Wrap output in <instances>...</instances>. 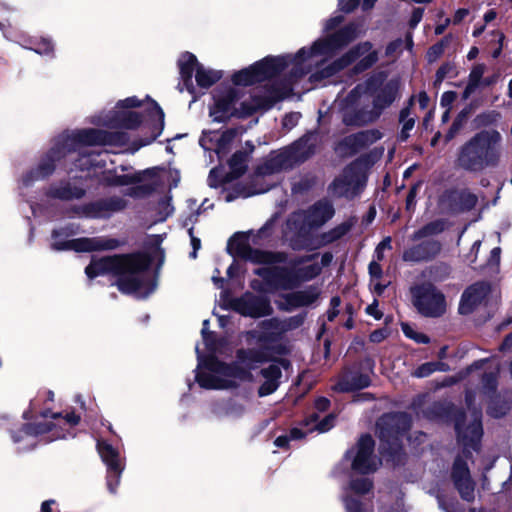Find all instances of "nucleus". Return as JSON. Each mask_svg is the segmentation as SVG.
I'll return each instance as SVG.
<instances>
[{
	"instance_id": "f257e3e1",
	"label": "nucleus",
	"mask_w": 512,
	"mask_h": 512,
	"mask_svg": "<svg viewBox=\"0 0 512 512\" xmlns=\"http://www.w3.org/2000/svg\"><path fill=\"white\" fill-rule=\"evenodd\" d=\"M360 33L357 25H349L327 40L316 41L310 49L302 48L294 56L268 57L233 75L236 85L248 86L273 77L286 66L292 65L293 77L296 79L309 72L313 65L322 62L324 57L335 49L349 43Z\"/></svg>"
},
{
	"instance_id": "f03ea898",
	"label": "nucleus",
	"mask_w": 512,
	"mask_h": 512,
	"mask_svg": "<svg viewBox=\"0 0 512 512\" xmlns=\"http://www.w3.org/2000/svg\"><path fill=\"white\" fill-rule=\"evenodd\" d=\"M148 266L149 260L144 255H115L94 259L86 267L85 273L90 279L113 274L118 277L117 286L121 292L146 297L155 289L144 274Z\"/></svg>"
},
{
	"instance_id": "7ed1b4c3",
	"label": "nucleus",
	"mask_w": 512,
	"mask_h": 512,
	"mask_svg": "<svg viewBox=\"0 0 512 512\" xmlns=\"http://www.w3.org/2000/svg\"><path fill=\"white\" fill-rule=\"evenodd\" d=\"M244 256L251 262L267 264V266L255 270V273L262 278V282L253 280L251 284L253 289L264 293L292 289L297 286L300 281L312 279L321 271L320 264L312 263L300 268L297 274H294L272 266L271 264L276 261L275 255L261 250L250 249Z\"/></svg>"
},
{
	"instance_id": "20e7f679",
	"label": "nucleus",
	"mask_w": 512,
	"mask_h": 512,
	"mask_svg": "<svg viewBox=\"0 0 512 512\" xmlns=\"http://www.w3.org/2000/svg\"><path fill=\"white\" fill-rule=\"evenodd\" d=\"M235 365H227L211 357L204 364L199 363L196 380L205 389H228L250 379V370L261 361L253 351H241Z\"/></svg>"
},
{
	"instance_id": "39448f33",
	"label": "nucleus",
	"mask_w": 512,
	"mask_h": 512,
	"mask_svg": "<svg viewBox=\"0 0 512 512\" xmlns=\"http://www.w3.org/2000/svg\"><path fill=\"white\" fill-rule=\"evenodd\" d=\"M397 97V85L387 84L376 96L367 85H358L347 97L343 120L347 125H364L379 118Z\"/></svg>"
},
{
	"instance_id": "423d86ee",
	"label": "nucleus",
	"mask_w": 512,
	"mask_h": 512,
	"mask_svg": "<svg viewBox=\"0 0 512 512\" xmlns=\"http://www.w3.org/2000/svg\"><path fill=\"white\" fill-rule=\"evenodd\" d=\"M501 135L499 132L481 131L460 149L457 163L469 171H481L496 166L501 158Z\"/></svg>"
},
{
	"instance_id": "0eeeda50",
	"label": "nucleus",
	"mask_w": 512,
	"mask_h": 512,
	"mask_svg": "<svg viewBox=\"0 0 512 512\" xmlns=\"http://www.w3.org/2000/svg\"><path fill=\"white\" fill-rule=\"evenodd\" d=\"M281 97L282 95L274 96L270 100L252 98L241 102L238 107V94L234 90H228L223 95L215 96L214 105L210 108V116L217 122L225 121L232 116L244 118L258 109L270 108Z\"/></svg>"
},
{
	"instance_id": "6e6552de",
	"label": "nucleus",
	"mask_w": 512,
	"mask_h": 512,
	"mask_svg": "<svg viewBox=\"0 0 512 512\" xmlns=\"http://www.w3.org/2000/svg\"><path fill=\"white\" fill-rule=\"evenodd\" d=\"M127 141L123 132L108 133L104 130L86 129L78 132L72 139H67L63 149H68V155L74 160L73 152L80 151L83 146L93 145H122Z\"/></svg>"
},
{
	"instance_id": "1a4fd4ad",
	"label": "nucleus",
	"mask_w": 512,
	"mask_h": 512,
	"mask_svg": "<svg viewBox=\"0 0 512 512\" xmlns=\"http://www.w3.org/2000/svg\"><path fill=\"white\" fill-rule=\"evenodd\" d=\"M141 105V101L136 97H129L117 103L114 110L99 116L97 124L107 126L109 128H125L135 129L139 126L141 120L137 112L130 108Z\"/></svg>"
},
{
	"instance_id": "9d476101",
	"label": "nucleus",
	"mask_w": 512,
	"mask_h": 512,
	"mask_svg": "<svg viewBox=\"0 0 512 512\" xmlns=\"http://www.w3.org/2000/svg\"><path fill=\"white\" fill-rule=\"evenodd\" d=\"M413 303L427 317H439L447 308L445 296L433 285L423 284L412 289Z\"/></svg>"
},
{
	"instance_id": "9b49d317",
	"label": "nucleus",
	"mask_w": 512,
	"mask_h": 512,
	"mask_svg": "<svg viewBox=\"0 0 512 512\" xmlns=\"http://www.w3.org/2000/svg\"><path fill=\"white\" fill-rule=\"evenodd\" d=\"M378 59L377 52L372 49L370 43L365 42L351 49L343 58L335 62L331 67L323 71L322 76L328 77L355 62V70L362 71L369 68Z\"/></svg>"
},
{
	"instance_id": "f8f14e48",
	"label": "nucleus",
	"mask_w": 512,
	"mask_h": 512,
	"mask_svg": "<svg viewBox=\"0 0 512 512\" xmlns=\"http://www.w3.org/2000/svg\"><path fill=\"white\" fill-rule=\"evenodd\" d=\"M374 441L369 435H363L354 450L349 452V457L352 459L353 470L367 474L374 472L381 464L380 459L373 453Z\"/></svg>"
},
{
	"instance_id": "ddd939ff",
	"label": "nucleus",
	"mask_w": 512,
	"mask_h": 512,
	"mask_svg": "<svg viewBox=\"0 0 512 512\" xmlns=\"http://www.w3.org/2000/svg\"><path fill=\"white\" fill-rule=\"evenodd\" d=\"M178 63L181 76L186 82L191 81L193 71L196 70L195 79L201 87H210L222 77L220 71L203 67L197 62L195 55L188 52L181 55Z\"/></svg>"
},
{
	"instance_id": "4468645a",
	"label": "nucleus",
	"mask_w": 512,
	"mask_h": 512,
	"mask_svg": "<svg viewBox=\"0 0 512 512\" xmlns=\"http://www.w3.org/2000/svg\"><path fill=\"white\" fill-rule=\"evenodd\" d=\"M97 448L103 462L107 465L108 489L111 493H115L123 471L119 452L106 442H98Z\"/></svg>"
},
{
	"instance_id": "2eb2a0df",
	"label": "nucleus",
	"mask_w": 512,
	"mask_h": 512,
	"mask_svg": "<svg viewBox=\"0 0 512 512\" xmlns=\"http://www.w3.org/2000/svg\"><path fill=\"white\" fill-rule=\"evenodd\" d=\"M451 478L462 499L473 501L475 498V482L471 477L466 461L458 457L452 467Z\"/></svg>"
},
{
	"instance_id": "dca6fc26",
	"label": "nucleus",
	"mask_w": 512,
	"mask_h": 512,
	"mask_svg": "<svg viewBox=\"0 0 512 512\" xmlns=\"http://www.w3.org/2000/svg\"><path fill=\"white\" fill-rule=\"evenodd\" d=\"M232 307L240 314L254 318L269 315L272 311L268 299L252 294H245L241 298L234 299Z\"/></svg>"
},
{
	"instance_id": "f3484780",
	"label": "nucleus",
	"mask_w": 512,
	"mask_h": 512,
	"mask_svg": "<svg viewBox=\"0 0 512 512\" xmlns=\"http://www.w3.org/2000/svg\"><path fill=\"white\" fill-rule=\"evenodd\" d=\"M333 208L330 204L319 202L308 211L295 215V222H301V228H315L323 225L333 216Z\"/></svg>"
},
{
	"instance_id": "a211bd4d",
	"label": "nucleus",
	"mask_w": 512,
	"mask_h": 512,
	"mask_svg": "<svg viewBox=\"0 0 512 512\" xmlns=\"http://www.w3.org/2000/svg\"><path fill=\"white\" fill-rule=\"evenodd\" d=\"M456 430L458 438L463 443L465 450L468 451L469 448L476 450L482 436V426L479 413H473L472 420L467 427L464 422L458 420L456 422Z\"/></svg>"
},
{
	"instance_id": "6ab92c4d",
	"label": "nucleus",
	"mask_w": 512,
	"mask_h": 512,
	"mask_svg": "<svg viewBox=\"0 0 512 512\" xmlns=\"http://www.w3.org/2000/svg\"><path fill=\"white\" fill-rule=\"evenodd\" d=\"M318 294L316 288L309 287L305 290L282 295L280 299L277 300V305L282 310L290 311L298 307L312 304L317 299Z\"/></svg>"
},
{
	"instance_id": "aec40b11",
	"label": "nucleus",
	"mask_w": 512,
	"mask_h": 512,
	"mask_svg": "<svg viewBox=\"0 0 512 512\" xmlns=\"http://www.w3.org/2000/svg\"><path fill=\"white\" fill-rule=\"evenodd\" d=\"M115 241H104L98 238H80L64 243H54L53 247L57 250H75L77 252H88L100 249H111L115 247Z\"/></svg>"
},
{
	"instance_id": "412c9836",
	"label": "nucleus",
	"mask_w": 512,
	"mask_h": 512,
	"mask_svg": "<svg viewBox=\"0 0 512 512\" xmlns=\"http://www.w3.org/2000/svg\"><path fill=\"white\" fill-rule=\"evenodd\" d=\"M489 291V286L485 283H476L470 286L463 293L459 305L461 314L471 313L478 305L482 303Z\"/></svg>"
},
{
	"instance_id": "4be33fe9",
	"label": "nucleus",
	"mask_w": 512,
	"mask_h": 512,
	"mask_svg": "<svg viewBox=\"0 0 512 512\" xmlns=\"http://www.w3.org/2000/svg\"><path fill=\"white\" fill-rule=\"evenodd\" d=\"M440 251V245L436 241H426L406 250L403 254L405 261H423L434 257Z\"/></svg>"
},
{
	"instance_id": "5701e85b",
	"label": "nucleus",
	"mask_w": 512,
	"mask_h": 512,
	"mask_svg": "<svg viewBox=\"0 0 512 512\" xmlns=\"http://www.w3.org/2000/svg\"><path fill=\"white\" fill-rule=\"evenodd\" d=\"M262 375L264 377V382L258 390V394L261 397L270 395L277 390L279 386V379L282 375L281 364L273 363L269 365V367L262 370Z\"/></svg>"
},
{
	"instance_id": "b1692460",
	"label": "nucleus",
	"mask_w": 512,
	"mask_h": 512,
	"mask_svg": "<svg viewBox=\"0 0 512 512\" xmlns=\"http://www.w3.org/2000/svg\"><path fill=\"white\" fill-rule=\"evenodd\" d=\"M236 136V131L227 130L221 134L215 132L205 133L200 139V144L205 149H212L210 143L215 142V151L217 154L223 152Z\"/></svg>"
},
{
	"instance_id": "393cba45",
	"label": "nucleus",
	"mask_w": 512,
	"mask_h": 512,
	"mask_svg": "<svg viewBox=\"0 0 512 512\" xmlns=\"http://www.w3.org/2000/svg\"><path fill=\"white\" fill-rule=\"evenodd\" d=\"M382 138V133L377 129H370L345 138L344 143L352 150L366 148Z\"/></svg>"
},
{
	"instance_id": "a878e982",
	"label": "nucleus",
	"mask_w": 512,
	"mask_h": 512,
	"mask_svg": "<svg viewBox=\"0 0 512 512\" xmlns=\"http://www.w3.org/2000/svg\"><path fill=\"white\" fill-rule=\"evenodd\" d=\"M370 384V379L367 375L363 374H347L336 385V389L342 392L362 389Z\"/></svg>"
},
{
	"instance_id": "bb28decb",
	"label": "nucleus",
	"mask_w": 512,
	"mask_h": 512,
	"mask_svg": "<svg viewBox=\"0 0 512 512\" xmlns=\"http://www.w3.org/2000/svg\"><path fill=\"white\" fill-rule=\"evenodd\" d=\"M485 70L486 67L483 64H477L472 68L469 74L467 86L463 92L464 99H468L478 87L482 86Z\"/></svg>"
},
{
	"instance_id": "cd10ccee",
	"label": "nucleus",
	"mask_w": 512,
	"mask_h": 512,
	"mask_svg": "<svg viewBox=\"0 0 512 512\" xmlns=\"http://www.w3.org/2000/svg\"><path fill=\"white\" fill-rule=\"evenodd\" d=\"M335 423V415L329 414L327 415L322 421H318V416L316 414H312L306 421H305V431L312 432L314 430H317L320 433L327 432L330 430Z\"/></svg>"
},
{
	"instance_id": "c85d7f7f",
	"label": "nucleus",
	"mask_w": 512,
	"mask_h": 512,
	"mask_svg": "<svg viewBox=\"0 0 512 512\" xmlns=\"http://www.w3.org/2000/svg\"><path fill=\"white\" fill-rule=\"evenodd\" d=\"M150 107H151V114L157 119L158 124L154 128L151 137L148 140L144 141L142 143V145H147L151 141L156 139L161 134L163 126H164V112H163V110L154 101H151Z\"/></svg>"
},
{
	"instance_id": "c756f323",
	"label": "nucleus",
	"mask_w": 512,
	"mask_h": 512,
	"mask_svg": "<svg viewBox=\"0 0 512 512\" xmlns=\"http://www.w3.org/2000/svg\"><path fill=\"white\" fill-rule=\"evenodd\" d=\"M52 194L54 197L64 200H70L81 198L84 194V190L79 187H71L70 185L67 184L59 188L53 189Z\"/></svg>"
},
{
	"instance_id": "7c9ffc66",
	"label": "nucleus",
	"mask_w": 512,
	"mask_h": 512,
	"mask_svg": "<svg viewBox=\"0 0 512 512\" xmlns=\"http://www.w3.org/2000/svg\"><path fill=\"white\" fill-rule=\"evenodd\" d=\"M244 412L245 406L242 403L230 401L226 403L218 413L230 418H237L241 416Z\"/></svg>"
},
{
	"instance_id": "2f4dec72",
	"label": "nucleus",
	"mask_w": 512,
	"mask_h": 512,
	"mask_svg": "<svg viewBox=\"0 0 512 512\" xmlns=\"http://www.w3.org/2000/svg\"><path fill=\"white\" fill-rule=\"evenodd\" d=\"M445 223L443 221H435L427 224L425 227L417 231L414 235V239L418 240L423 237L440 233L444 230Z\"/></svg>"
},
{
	"instance_id": "473e14b6",
	"label": "nucleus",
	"mask_w": 512,
	"mask_h": 512,
	"mask_svg": "<svg viewBox=\"0 0 512 512\" xmlns=\"http://www.w3.org/2000/svg\"><path fill=\"white\" fill-rule=\"evenodd\" d=\"M437 500L439 508L444 512H459V503L454 497L439 494Z\"/></svg>"
},
{
	"instance_id": "72a5a7b5",
	"label": "nucleus",
	"mask_w": 512,
	"mask_h": 512,
	"mask_svg": "<svg viewBox=\"0 0 512 512\" xmlns=\"http://www.w3.org/2000/svg\"><path fill=\"white\" fill-rule=\"evenodd\" d=\"M401 327H402V331L406 337L414 340L417 343H428V341H429L428 337L425 334L415 330L409 324L402 323Z\"/></svg>"
},
{
	"instance_id": "f704fd0d",
	"label": "nucleus",
	"mask_w": 512,
	"mask_h": 512,
	"mask_svg": "<svg viewBox=\"0 0 512 512\" xmlns=\"http://www.w3.org/2000/svg\"><path fill=\"white\" fill-rule=\"evenodd\" d=\"M350 488L356 494L363 495L368 493L372 489V483L368 479H360L351 482Z\"/></svg>"
},
{
	"instance_id": "c9c22d12",
	"label": "nucleus",
	"mask_w": 512,
	"mask_h": 512,
	"mask_svg": "<svg viewBox=\"0 0 512 512\" xmlns=\"http://www.w3.org/2000/svg\"><path fill=\"white\" fill-rule=\"evenodd\" d=\"M440 364L435 362H429L421 365L418 367L414 372L413 375L416 377H427L434 371L439 369Z\"/></svg>"
},
{
	"instance_id": "e433bc0d",
	"label": "nucleus",
	"mask_w": 512,
	"mask_h": 512,
	"mask_svg": "<svg viewBox=\"0 0 512 512\" xmlns=\"http://www.w3.org/2000/svg\"><path fill=\"white\" fill-rule=\"evenodd\" d=\"M305 435L299 428H294L290 432V436H279L275 440V445L277 447H284L288 443L289 439H300Z\"/></svg>"
},
{
	"instance_id": "4c0bfd02",
	"label": "nucleus",
	"mask_w": 512,
	"mask_h": 512,
	"mask_svg": "<svg viewBox=\"0 0 512 512\" xmlns=\"http://www.w3.org/2000/svg\"><path fill=\"white\" fill-rule=\"evenodd\" d=\"M230 166L235 176L241 175L245 171L242 154H235L230 161Z\"/></svg>"
},
{
	"instance_id": "58836bf2",
	"label": "nucleus",
	"mask_w": 512,
	"mask_h": 512,
	"mask_svg": "<svg viewBox=\"0 0 512 512\" xmlns=\"http://www.w3.org/2000/svg\"><path fill=\"white\" fill-rule=\"evenodd\" d=\"M410 115V110L408 108L401 111L400 119L403 123L402 129L404 132H409L411 129H413L415 120L413 118H408Z\"/></svg>"
},
{
	"instance_id": "ea45409f",
	"label": "nucleus",
	"mask_w": 512,
	"mask_h": 512,
	"mask_svg": "<svg viewBox=\"0 0 512 512\" xmlns=\"http://www.w3.org/2000/svg\"><path fill=\"white\" fill-rule=\"evenodd\" d=\"M456 98H457L456 92H453V91L444 92L442 94L440 104L442 107H444L446 109H450L451 105L456 100Z\"/></svg>"
},
{
	"instance_id": "a19ab883",
	"label": "nucleus",
	"mask_w": 512,
	"mask_h": 512,
	"mask_svg": "<svg viewBox=\"0 0 512 512\" xmlns=\"http://www.w3.org/2000/svg\"><path fill=\"white\" fill-rule=\"evenodd\" d=\"M349 229H350V226L346 223L338 226L333 231H331V233L329 234L328 241H334V240L340 238L341 236L346 234L349 231Z\"/></svg>"
},
{
	"instance_id": "79ce46f5",
	"label": "nucleus",
	"mask_w": 512,
	"mask_h": 512,
	"mask_svg": "<svg viewBox=\"0 0 512 512\" xmlns=\"http://www.w3.org/2000/svg\"><path fill=\"white\" fill-rule=\"evenodd\" d=\"M330 304H331V308L327 312V318L329 321H333L339 313L338 307L340 305V299L337 297H334L331 299Z\"/></svg>"
},
{
	"instance_id": "37998d69",
	"label": "nucleus",
	"mask_w": 512,
	"mask_h": 512,
	"mask_svg": "<svg viewBox=\"0 0 512 512\" xmlns=\"http://www.w3.org/2000/svg\"><path fill=\"white\" fill-rule=\"evenodd\" d=\"M358 5V0H339V6L341 10L350 12L355 9Z\"/></svg>"
},
{
	"instance_id": "c03bdc74",
	"label": "nucleus",
	"mask_w": 512,
	"mask_h": 512,
	"mask_svg": "<svg viewBox=\"0 0 512 512\" xmlns=\"http://www.w3.org/2000/svg\"><path fill=\"white\" fill-rule=\"evenodd\" d=\"M299 118H300V115L298 113L288 114L283 119V125L285 127L291 128L297 123Z\"/></svg>"
},
{
	"instance_id": "a18cd8bd",
	"label": "nucleus",
	"mask_w": 512,
	"mask_h": 512,
	"mask_svg": "<svg viewBox=\"0 0 512 512\" xmlns=\"http://www.w3.org/2000/svg\"><path fill=\"white\" fill-rule=\"evenodd\" d=\"M369 273H370L372 279H379L381 277L382 269L376 261H373L370 263Z\"/></svg>"
},
{
	"instance_id": "49530a36",
	"label": "nucleus",
	"mask_w": 512,
	"mask_h": 512,
	"mask_svg": "<svg viewBox=\"0 0 512 512\" xmlns=\"http://www.w3.org/2000/svg\"><path fill=\"white\" fill-rule=\"evenodd\" d=\"M422 17H423V9L422 8L414 9L411 19H410L411 27H415L421 21Z\"/></svg>"
},
{
	"instance_id": "de8ad7c7",
	"label": "nucleus",
	"mask_w": 512,
	"mask_h": 512,
	"mask_svg": "<svg viewBox=\"0 0 512 512\" xmlns=\"http://www.w3.org/2000/svg\"><path fill=\"white\" fill-rule=\"evenodd\" d=\"M443 52V43H439L430 48L428 57L432 61L436 59Z\"/></svg>"
},
{
	"instance_id": "09e8293b",
	"label": "nucleus",
	"mask_w": 512,
	"mask_h": 512,
	"mask_svg": "<svg viewBox=\"0 0 512 512\" xmlns=\"http://www.w3.org/2000/svg\"><path fill=\"white\" fill-rule=\"evenodd\" d=\"M345 506L348 511L358 512L360 509V503L357 500L346 498Z\"/></svg>"
},
{
	"instance_id": "8fccbe9b",
	"label": "nucleus",
	"mask_w": 512,
	"mask_h": 512,
	"mask_svg": "<svg viewBox=\"0 0 512 512\" xmlns=\"http://www.w3.org/2000/svg\"><path fill=\"white\" fill-rule=\"evenodd\" d=\"M136 181H138V178L135 176L122 175V176L117 177L116 184L127 185L129 183L136 182Z\"/></svg>"
},
{
	"instance_id": "3c124183",
	"label": "nucleus",
	"mask_w": 512,
	"mask_h": 512,
	"mask_svg": "<svg viewBox=\"0 0 512 512\" xmlns=\"http://www.w3.org/2000/svg\"><path fill=\"white\" fill-rule=\"evenodd\" d=\"M386 337V332L384 330H376L371 333L370 340L372 342L378 343L382 341Z\"/></svg>"
},
{
	"instance_id": "603ef678",
	"label": "nucleus",
	"mask_w": 512,
	"mask_h": 512,
	"mask_svg": "<svg viewBox=\"0 0 512 512\" xmlns=\"http://www.w3.org/2000/svg\"><path fill=\"white\" fill-rule=\"evenodd\" d=\"M329 404H330V402H329L328 399H326V398H319L315 402V407H316V409L318 411L323 412V411L328 409Z\"/></svg>"
},
{
	"instance_id": "864d4df0",
	"label": "nucleus",
	"mask_w": 512,
	"mask_h": 512,
	"mask_svg": "<svg viewBox=\"0 0 512 512\" xmlns=\"http://www.w3.org/2000/svg\"><path fill=\"white\" fill-rule=\"evenodd\" d=\"M366 312L373 316L375 319H380L382 317V313L379 312L376 303L367 306Z\"/></svg>"
},
{
	"instance_id": "5fc2aeb1",
	"label": "nucleus",
	"mask_w": 512,
	"mask_h": 512,
	"mask_svg": "<svg viewBox=\"0 0 512 512\" xmlns=\"http://www.w3.org/2000/svg\"><path fill=\"white\" fill-rule=\"evenodd\" d=\"M43 46L39 47L36 52L39 53V54H49L50 52L53 51V46L51 45V43L47 40H44L43 41Z\"/></svg>"
},
{
	"instance_id": "6e6d98bb",
	"label": "nucleus",
	"mask_w": 512,
	"mask_h": 512,
	"mask_svg": "<svg viewBox=\"0 0 512 512\" xmlns=\"http://www.w3.org/2000/svg\"><path fill=\"white\" fill-rule=\"evenodd\" d=\"M429 97L425 92H421L418 95V103L421 109H425L428 106Z\"/></svg>"
},
{
	"instance_id": "4d7b16f0",
	"label": "nucleus",
	"mask_w": 512,
	"mask_h": 512,
	"mask_svg": "<svg viewBox=\"0 0 512 512\" xmlns=\"http://www.w3.org/2000/svg\"><path fill=\"white\" fill-rule=\"evenodd\" d=\"M189 235L191 237V244H192L193 249H194V251L192 253V257H196V251L200 247V240L193 236L192 229L189 230Z\"/></svg>"
},
{
	"instance_id": "13d9d810",
	"label": "nucleus",
	"mask_w": 512,
	"mask_h": 512,
	"mask_svg": "<svg viewBox=\"0 0 512 512\" xmlns=\"http://www.w3.org/2000/svg\"><path fill=\"white\" fill-rule=\"evenodd\" d=\"M467 15H468V10L467 9H459L458 11H456V13L454 15V19H453L454 23H459Z\"/></svg>"
},
{
	"instance_id": "bf43d9fd",
	"label": "nucleus",
	"mask_w": 512,
	"mask_h": 512,
	"mask_svg": "<svg viewBox=\"0 0 512 512\" xmlns=\"http://www.w3.org/2000/svg\"><path fill=\"white\" fill-rule=\"evenodd\" d=\"M460 121H455L451 127V129L449 130L448 134H447V141L451 140L454 135L457 133V131L460 129Z\"/></svg>"
},
{
	"instance_id": "052dcab7",
	"label": "nucleus",
	"mask_w": 512,
	"mask_h": 512,
	"mask_svg": "<svg viewBox=\"0 0 512 512\" xmlns=\"http://www.w3.org/2000/svg\"><path fill=\"white\" fill-rule=\"evenodd\" d=\"M65 421L71 425V426H74L76 424H78L79 422V417L77 415H75L74 413H68L66 414L65 416Z\"/></svg>"
},
{
	"instance_id": "680f3d73",
	"label": "nucleus",
	"mask_w": 512,
	"mask_h": 512,
	"mask_svg": "<svg viewBox=\"0 0 512 512\" xmlns=\"http://www.w3.org/2000/svg\"><path fill=\"white\" fill-rule=\"evenodd\" d=\"M417 189H418V186H414L409 191V194L407 196V206L408 207H410L413 204L414 199L416 197Z\"/></svg>"
},
{
	"instance_id": "e2e57ef3",
	"label": "nucleus",
	"mask_w": 512,
	"mask_h": 512,
	"mask_svg": "<svg viewBox=\"0 0 512 512\" xmlns=\"http://www.w3.org/2000/svg\"><path fill=\"white\" fill-rule=\"evenodd\" d=\"M378 279H372L371 280V285L373 286V289L378 293V294H381L384 289H385V285H381L379 282H377Z\"/></svg>"
},
{
	"instance_id": "0e129e2a",
	"label": "nucleus",
	"mask_w": 512,
	"mask_h": 512,
	"mask_svg": "<svg viewBox=\"0 0 512 512\" xmlns=\"http://www.w3.org/2000/svg\"><path fill=\"white\" fill-rule=\"evenodd\" d=\"M332 259H333L332 254H330V253H325V254L322 256V258H321V264H320L321 268H322L323 266H327V265H329V264H330V262L332 261Z\"/></svg>"
},
{
	"instance_id": "69168bd1",
	"label": "nucleus",
	"mask_w": 512,
	"mask_h": 512,
	"mask_svg": "<svg viewBox=\"0 0 512 512\" xmlns=\"http://www.w3.org/2000/svg\"><path fill=\"white\" fill-rule=\"evenodd\" d=\"M380 249L382 250H385V249H390L391 248V239L390 237H386L385 239H383L379 244L378 246Z\"/></svg>"
},
{
	"instance_id": "338daca9",
	"label": "nucleus",
	"mask_w": 512,
	"mask_h": 512,
	"mask_svg": "<svg viewBox=\"0 0 512 512\" xmlns=\"http://www.w3.org/2000/svg\"><path fill=\"white\" fill-rule=\"evenodd\" d=\"M498 79V75H493L492 77H487L483 79L482 86H490L494 84Z\"/></svg>"
},
{
	"instance_id": "774afa93",
	"label": "nucleus",
	"mask_w": 512,
	"mask_h": 512,
	"mask_svg": "<svg viewBox=\"0 0 512 512\" xmlns=\"http://www.w3.org/2000/svg\"><path fill=\"white\" fill-rule=\"evenodd\" d=\"M54 503V501L49 500L42 503L41 511L42 512H51V504Z\"/></svg>"
}]
</instances>
